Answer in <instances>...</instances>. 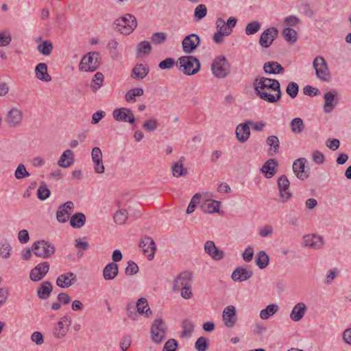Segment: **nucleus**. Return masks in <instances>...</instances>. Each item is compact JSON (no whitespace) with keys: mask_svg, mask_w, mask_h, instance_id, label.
I'll list each match as a JSON object with an SVG mask.
<instances>
[{"mask_svg":"<svg viewBox=\"0 0 351 351\" xmlns=\"http://www.w3.org/2000/svg\"><path fill=\"white\" fill-rule=\"evenodd\" d=\"M151 51V44L147 40L140 42L136 46V52L138 55H148Z\"/></svg>","mask_w":351,"mask_h":351,"instance_id":"nucleus-48","label":"nucleus"},{"mask_svg":"<svg viewBox=\"0 0 351 351\" xmlns=\"http://www.w3.org/2000/svg\"><path fill=\"white\" fill-rule=\"evenodd\" d=\"M149 73V69L143 64H136L132 71L131 76L135 79L142 80Z\"/></svg>","mask_w":351,"mask_h":351,"instance_id":"nucleus-38","label":"nucleus"},{"mask_svg":"<svg viewBox=\"0 0 351 351\" xmlns=\"http://www.w3.org/2000/svg\"><path fill=\"white\" fill-rule=\"evenodd\" d=\"M114 29L122 34L129 35L137 26V21L135 16L131 14L117 19L114 22Z\"/></svg>","mask_w":351,"mask_h":351,"instance_id":"nucleus-3","label":"nucleus"},{"mask_svg":"<svg viewBox=\"0 0 351 351\" xmlns=\"http://www.w3.org/2000/svg\"><path fill=\"white\" fill-rule=\"evenodd\" d=\"M279 190L280 199L282 203L288 202L292 197V193L289 190L290 182L285 175L280 176L277 180Z\"/></svg>","mask_w":351,"mask_h":351,"instance_id":"nucleus-9","label":"nucleus"},{"mask_svg":"<svg viewBox=\"0 0 351 351\" xmlns=\"http://www.w3.org/2000/svg\"><path fill=\"white\" fill-rule=\"evenodd\" d=\"M254 88L256 95L263 101L274 104L282 98V90L278 80L265 77H256Z\"/></svg>","mask_w":351,"mask_h":351,"instance_id":"nucleus-1","label":"nucleus"},{"mask_svg":"<svg viewBox=\"0 0 351 351\" xmlns=\"http://www.w3.org/2000/svg\"><path fill=\"white\" fill-rule=\"evenodd\" d=\"M337 95L336 90L329 91L324 94V98L325 100V104L324 106V110L326 112H330L335 108L336 104H333V101L335 100V96Z\"/></svg>","mask_w":351,"mask_h":351,"instance_id":"nucleus-37","label":"nucleus"},{"mask_svg":"<svg viewBox=\"0 0 351 351\" xmlns=\"http://www.w3.org/2000/svg\"><path fill=\"white\" fill-rule=\"evenodd\" d=\"M112 117L119 122L135 123V117L131 109L128 108H116L112 112Z\"/></svg>","mask_w":351,"mask_h":351,"instance_id":"nucleus-10","label":"nucleus"},{"mask_svg":"<svg viewBox=\"0 0 351 351\" xmlns=\"http://www.w3.org/2000/svg\"><path fill=\"white\" fill-rule=\"evenodd\" d=\"M52 290V284L49 281H43L38 287L37 296L41 300H47L49 298Z\"/></svg>","mask_w":351,"mask_h":351,"instance_id":"nucleus-28","label":"nucleus"},{"mask_svg":"<svg viewBox=\"0 0 351 351\" xmlns=\"http://www.w3.org/2000/svg\"><path fill=\"white\" fill-rule=\"evenodd\" d=\"M135 304L139 315H143L145 317H149L152 315V311L149 308L147 300L146 298H139Z\"/></svg>","mask_w":351,"mask_h":351,"instance_id":"nucleus-27","label":"nucleus"},{"mask_svg":"<svg viewBox=\"0 0 351 351\" xmlns=\"http://www.w3.org/2000/svg\"><path fill=\"white\" fill-rule=\"evenodd\" d=\"M201 197H202V195L199 193H195L193 195V197H192V199L187 207V209H186L187 214H191L193 212H194L197 205L199 204V200H200Z\"/></svg>","mask_w":351,"mask_h":351,"instance_id":"nucleus-57","label":"nucleus"},{"mask_svg":"<svg viewBox=\"0 0 351 351\" xmlns=\"http://www.w3.org/2000/svg\"><path fill=\"white\" fill-rule=\"evenodd\" d=\"M100 60V53L97 51L88 52L82 58L79 69L84 71L93 72L99 68Z\"/></svg>","mask_w":351,"mask_h":351,"instance_id":"nucleus-4","label":"nucleus"},{"mask_svg":"<svg viewBox=\"0 0 351 351\" xmlns=\"http://www.w3.org/2000/svg\"><path fill=\"white\" fill-rule=\"evenodd\" d=\"M306 311V306L303 302H299L294 306L290 318L294 322H298L302 319Z\"/></svg>","mask_w":351,"mask_h":351,"instance_id":"nucleus-30","label":"nucleus"},{"mask_svg":"<svg viewBox=\"0 0 351 351\" xmlns=\"http://www.w3.org/2000/svg\"><path fill=\"white\" fill-rule=\"evenodd\" d=\"M50 190L47 187V184L42 182L37 191V196L40 200H45L50 195Z\"/></svg>","mask_w":351,"mask_h":351,"instance_id":"nucleus-51","label":"nucleus"},{"mask_svg":"<svg viewBox=\"0 0 351 351\" xmlns=\"http://www.w3.org/2000/svg\"><path fill=\"white\" fill-rule=\"evenodd\" d=\"M104 82V75L101 72H97L93 76L92 80L91 88L93 92H96L102 86Z\"/></svg>","mask_w":351,"mask_h":351,"instance_id":"nucleus-50","label":"nucleus"},{"mask_svg":"<svg viewBox=\"0 0 351 351\" xmlns=\"http://www.w3.org/2000/svg\"><path fill=\"white\" fill-rule=\"evenodd\" d=\"M192 277V273L189 271L180 273L173 282V291H179L182 287H191Z\"/></svg>","mask_w":351,"mask_h":351,"instance_id":"nucleus-16","label":"nucleus"},{"mask_svg":"<svg viewBox=\"0 0 351 351\" xmlns=\"http://www.w3.org/2000/svg\"><path fill=\"white\" fill-rule=\"evenodd\" d=\"M73 156V151L71 149L65 150L58 161V165L62 168L69 167L74 162Z\"/></svg>","mask_w":351,"mask_h":351,"instance_id":"nucleus-32","label":"nucleus"},{"mask_svg":"<svg viewBox=\"0 0 351 351\" xmlns=\"http://www.w3.org/2000/svg\"><path fill=\"white\" fill-rule=\"evenodd\" d=\"M278 311V306L275 304H271L267 306L264 309L260 312V317L262 319H267L271 316L274 315Z\"/></svg>","mask_w":351,"mask_h":351,"instance_id":"nucleus-44","label":"nucleus"},{"mask_svg":"<svg viewBox=\"0 0 351 351\" xmlns=\"http://www.w3.org/2000/svg\"><path fill=\"white\" fill-rule=\"evenodd\" d=\"M175 64L176 62L173 58H167L160 62L158 67L162 70L169 69L172 68Z\"/></svg>","mask_w":351,"mask_h":351,"instance_id":"nucleus-62","label":"nucleus"},{"mask_svg":"<svg viewBox=\"0 0 351 351\" xmlns=\"http://www.w3.org/2000/svg\"><path fill=\"white\" fill-rule=\"evenodd\" d=\"M306 162V158H300L296 159L293 164V171L296 177L301 180H304L309 176L308 169H305Z\"/></svg>","mask_w":351,"mask_h":351,"instance_id":"nucleus-17","label":"nucleus"},{"mask_svg":"<svg viewBox=\"0 0 351 351\" xmlns=\"http://www.w3.org/2000/svg\"><path fill=\"white\" fill-rule=\"evenodd\" d=\"M138 271V267L136 263L132 261H130L128 263V266L125 268V274L127 275H134Z\"/></svg>","mask_w":351,"mask_h":351,"instance_id":"nucleus-64","label":"nucleus"},{"mask_svg":"<svg viewBox=\"0 0 351 351\" xmlns=\"http://www.w3.org/2000/svg\"><path fill=\"white\" fill-rule=\"evenodd\" d=\"M222 317L226 327H233L237 321L236 308L232 305L226 306L223 311Z\"/></svg>","mask_w":351,"mask_h":351,"instance_id":"nucleus-18","label":"nucleus"},{"mask_svg":"<svg viewBox=\"0 0 351 351\" xmlns=\"http://www.w3.org/2000/svg\"><path fill=\"white\" fill-rule=\"evenodd\" d=\"M211 70L215 77L224 78L230 72V64L224 56H219L214 59Z\"/></svg>","mask_w":351,"mask_h":351,"instance_id":"nucleus-5","label":"nucleus"},{"mask_svg":"<svg viewBox=\"0 0 351 351\" xmlns=\"http://www.w3.org/2000/svg\"><path fill=\"white\" fill-rule=\"evenodd\" d=\"M7 121L10 126L14 127L22 121V112L16 108H12L10 110L8 114Z\"/></svg>","mask_w":351,"mask_h":351,"instance_id":"nucleus-35","label":"nucleus"},{"mask_svg":"<svg viewBox=\"0 0 351 351\" xmlns=\"http://www.w3.org/2000/svg\"><path fill=\"white\" fill-rule=\"evenodd\" d=\"M290 127L293 133L300 134L304 130L305 125L301 118L296 117L291 120Z\"/></svg>","mask_w":351,"mask_h":351,"instance_id":"nucleus-47","label":"nucleus"},{"mask_svg":"<svg viewBox=\"0 0 351 351\" xmlns=\"http://www.w3.org/2000/svg\"><path fill=\"white\" fill-rule=\"evenodd\" d=\"M76 275L71 272H67L60 275L56 279V285L60 288H68L77 282Z\"/></svg>","mask_w":351,"mask_h":351,"instance_id":"nucleus-21","label":"nucleus"},{"mask_svg":"<svg viewBox=\"0 0 351 351\" xmlns=\"http://www.w3.org/2000/svg\"><path fill=\"white\" fill-rule=\"evenodd\" d=\"M252 121H246L245 123H240L236 128V136L239 142H246L250 136V125H252Z\"/></svg>","mask_w":351,"mask_h":351,"instance_id":"nucleus-19","label":"nucleus"},{"mask_svg":"<svg viewBox=\"0 0 351 351\" xmlns=\"http://www.w3.org/2000/svg\"><path fill=\"white\" fill-rule=\"evenodd\" d=\"M14 176L16 179L21 180L29 176V173L27 171L23 164H19L15 170Z\"/></svg>","mask_w":351,"mask_h":351,"instance_id":"nucleus-56","label":"nucleus"},{"mask_svg":"<svg viewBox=\"0 0 351 351\" xmlns=\"http://www.w3.org/2000/svg\"><path fill=\"white\" fill-rule=\"evenodd\" d=\"M158 121L156 119H150L144 122L142 127L148 132L155 131L158 128Z\"/></svg>","mask_w":351,"mask_h":351,"instance_id":"nucleus-60","label":"nucleus"},{"mask_svg":"<svg viewBox=\"0 0 351 351\" xmlns=\"http://www.w3.org/2000/svg\"><path fill=\"white\" fill-rule=\"evenodd\" d=\"M184 160V157L182 156L178 161L172 165L171 169L174 177L184 176L188 173L187 169L184 168L183 165Z\"/></svg>","mask_w":351,"mask_h":351,"instance_id":"nucleus-34","label":"nucleus"},{"mask_svg":"<svg viewBox=\"0 0 351 351\" xmlns=\"http://www.w3.org/2000/svg\"><path fill=\"white\" fill-rule=\"evenodd\" d=\"M12 250V247L10 244L5 241L1 243L0 246V256L3 258H8L10 256V252Z\"/></svg>","mask_w":351,"mask_h":351,"instance_id":"nucleus-61","label":"nucleus"},{"mask_svg":"<svg viewBox=\"0 0 351 351\" xmlns=\"http://www.w3.org/2000/svg\"><path fill=\"white\" fill-rule=\"evenodd\" d=\"M252 275V270L239 267L233 271L231 278L234 281L243 282L250 279Z\"/></svg>","mask_w":351,"mask_h":351,"instance_id":"nucleus-24","label":"nucleus"},{"mask_svg":"<svg viewBox=\"0 0 351 351\" xmlns=\"http://www.w3.org/2000/svg\"><path fill=\"white\" fill-rule=\"evenodd\" d=\"M266 144L269 146V148L267 151L269 156H274L278 152L280 141L276 136H269L266 139Z\"/></svg>","mask_w":351,"mask_h":351,"instance_id":"nucleus-36","label":"nucleus"},{"mask_svg":"<svg viewBox=\"0 0 351 351\" xmlns=\"http://www.w3.org/2000/svg\"><path fill=\"white\" fill-rule=\"evenodd\" d=\"M278 161L274 158L267 160L263 165L261 171L266 178H271L277 172Z\"/></svg>","mask_w":351,"mask_h":351,"instance_id":"nucleus-23","label":"nucleus"},{"mask_svg":"<svg viewBox=\"0 0 351 351\" xmlns=\"http://www.w3.org/2000/svg\"><path fill=\"white\" fill-rule=\"evenodd\" d=\"M177 66L186 75L196 74L200 69L199 60L193 56H182L178 58Z\"/></svg>","mask_w":351,"mask_h":351,"instance_id":"nucleus-2","label":"nucleus"},{"mask_svg":"<svg viewBox=\"0 0 351 351\" xmlns=\"http://www.w3.org/2000/svg\"><path fill=\"white\" fill-rule=\"evenodd\" d=\"M126 315L132 321H137L139 318L136 304L134 302H129L125 306Z\"/></svg>","mask_w":351,"mask_h":351,"instance_id":"nucleus-46","label":"nucleus"},{"mask_svg":"<svg viewBox=\"0 0 351 351\" xmlns=\"http://www.w3.org/2000/svg\"><path fill=\"white\" fill-rule=\"evenodd\" d=\"M299 92V86L296 82H289L286 88L287 94L292 99L297 97Z\"/></svg>","mask_w":351,"mask_h":351,"instance_id":"nucleus-55","label":"nucleus"},{"mask_svg":"<svg viewBox=\"0 0 351 351\" xmlns=\"http://www.w3.org/2000/svg\"><path fill=\"white\" fill-rule=\"evenodd\" d=\"M261 27V23L257 21H254L249 23L245 29L246 35H252L258 32Z\"/></svg>","mask_w":351,"mask_h":351,"instance_id":"nucleus-52","label":"nucleus"},{"mask_svg":"<svg viewBox=\"0 0 351 351\" xmlns=\"http://www.w3.org/2000/svg\"><path fill=\"white\" fill-rule=\"evenodd\" d=\"M282 36L289 44H293L298 40V32L291 27H285L282 31Z\"/></svg>","mask_w":351,"mask_h":351,"instance_id":"nucleus-40","label":"nucleus"},{"mask_svg":"<svg viewBox=\"0 0 351 351\" xmlns=\"http://www.w3.org/2000/svg\"><path fill=\"white\" fill-rule=\"evenodd\" d=\"M221 202L217 200L206 199L200 204L201 210L205 213H219Z\"/></svg>","mask_w":351,"mask_h":351,"instance_id":"nucleus-26","label":"nucleus"},{"mask_svg":"<svg viewBox=\"0 0 351 351\" xmlns=\"http://www.w3.org/2000/svg\"><path fill=\"white\" fill-rule=\"evenodd\" d=\"M32 250L36 256L47 258L55 253L56 248L50 242L45 240H40L32 244Z\"/></svg>","mask_w":351,"mask_h":351,"instance_id":"nucleus-6","label":"nucleus"},{"mask_svg":"<svg viewBox=\"0 0 351 351\" xmlns=\"http://www.w3.org/2000/svg\"><path fill=\"white\" fill-rule=\"evenodd\" d=\"M167 39V34L162 32L154 33L151 36L152 42L156 45L164 43Z\"/></svg>","mask_w":351,"mask_h":351,"instance_id":"nucleus-54","label":"nucleus"},{"mask_svg":"<svg viewBox=\"0 0 351 351\" xmlns=\"http://www.w3.org/2000/svg\"><path fill=\"white\" fill-rule=\"evenodd\" d=\"M263 71L265 73L276 75L283 73L285 69L278 62L271 61L264 64Z\"/></svg>","mask_w":351,"mask_h":351,"instance_id":"nucleus-31","label":"nucleus"},{"mask_svg":"<svg viewBox=\"0 0 351 351\" xmlns=\"http://www.w3.org/2000/svg\"><path fill=\"white\" fill-rule=\"evenodd\" d=\"M204 250L215 261H220L224 257L223 251L217 247L212 241H207L205 243Z\"/></svg>","mask_w":351,"mask_h":351,"instance_id":"nucleus-22","label":"nucleus"},{"mask_svg":"<svg viewBox=\"0 0 351 351\" xmlns=\"http://www.w3.org/2000/svg\"><path fill=\"white\" fill-rule=\"evenodd\" d=\"M278 35V30L276 27L266 29L261 35L259 44L264 48H268Z\"/></svg>","mask_w":351,"mask_h":351,"instance_id":"nucleus-13","label":"nucleus"},{"mask_svg":"<svg viewBox=\"0 0 351 351\" xmlns=\"http://www.w3.org/2000/svg\"><path fill=\"white\" fill-rule=\"evenodd\" d=\"M36 77L43 82H50L51 77L47 73V65L45 63H39L35 68Z\"/></svg>","mask_w":351,"mask_h":351,"instance_id":"nucleus-33","label":"nucleus"},{"mask_svg":"<svg viewBox=\"0 0 351 351\" xmlns=\"http://www.w3.org/2000/svg\"><path fill=\"white\" fill-rule=\"evenodd\" d=\"M86 222V216L82 213H76L73 215L70 219V224L74 228H82Z\"/></svg>","mask_w":351,"mask_h":351,"instance_id":"nucleus-39","label":"nucleus"},{"mask_svg":"<svg viewBox=\"0 0 351 351\" xmlns=\"http://www.w3.org/2000/svg\"><path fill=\"white\" fill-rule=\"evenodd\" d=\"M53 46L52 42L49 40H45L40 43L38 47V51L43 56H49L52 52Z\"/></svg>","mask_w":351,"mask_h":351,"instance_id":"nucleus-45","label":"nucleus"},{"mask_svg":"<svg viewBox=\"0 0 351 351\" xmlns=\"http://www.w3.org/2000/svg\"><path fill=\"white\" fill-rule=\"evenodd\" d=\"M178 341L174 339H170L165 343L162 351H177Z\"/></svg>","mask_w":351,"mask_h":351,"instance_id":"nucleus-63","label":"nucleus"},{"mask_svg":"<svg viewBox=\"0 0 351 351\" xmlns=\"http://www.w3.org/2000/svg\"><path fill=\"white\" fill-rule=\"evenodd\" d=\"M144 93V90L140 87H136L130 89L125 95V99L128 103L135 102L136 97L142 96Z\"/></svg>","mask_w":351,"mask_h":351,"instance_id":"nucleus-42","label":"nucleus"},{"mask_svg":"<svg viewBox=\"0 0 351 351\" xmlns=\"http://www.w3.org/2000/svg\"><path fill=\"white\" fill-rule=\"evenodd\" d=\"M304 243L305 246L313 249H319L324 245L323 238L315 234H307L304 237Z\"/></svg>","mask_w":351,"mask_h":351,"instance_id":"nucleus-25","label":"nucleus"},{"mask_svg":"<svg viewBox=\"0 0 351 351\" xmlns=\"http://www.w3.org/2000/svg\"><path fill=\"white\" fill-rule=\"evenodd\" d=\"M71 324V319L69 317H62L53 328V336L57 339H61L64 337L66 335Z\"/></svg>","mask_w":351,"mask_h":351,"instance_id":"nucleus-15","label":"nucleus"},{"mask_svg":"<svg viewBox=\"0 0 351 351\" xmlns=\"http://www.w3.org/2000/svg\"><path fill=\"white\" fill-rule=\"evenodd\" d=\"M206 14L207 8L206 5L204 4H199L195 9L194 16L197 21H199L206 16Z\"/></svg>","mask_w":351,"mask_h":351,"instance_id":"nucleus-59","label":"nucleus"},{"mask_svg":"<svg viewBox=\"0 0 351 351\" xmlns=\"http://www.w3.org/2000/svg\"><path fill=\"white\" fill-rule=\"evenodd\" d=\"M119 274L118 265L114 262L107 264L103 270L104 278L106 280H111L115 278Z\"/></svg>","mask_w":351,"mask_h":351,"instance_id":"nucleus-29","label":"nucleus"},{"mask_svg":"<svg viewBox=\"0 0 351 351\" xmlns=\"http://www.w3.org/2000/svg\"><path fill=\"white\" fill-rule=\"evenodd\" d=\"M12 41L11 33L8 30H0V47H6Z\"/></svg>","mask_w":351,"mask_h":351,"instance_id":"nucleus-53","label":"nucleus"},{"mask_svg":"<svg viewBox=\"0 0 351 351\" xmlns=\"http://www.w3.org/2000/svg\"><path fill=\"white\" fill-rule=\"evenodd\" d=\"M139 247L142 248L144 254L147 256L149 261L154 258L156 246L151 237L145 236L143 237L140 241Z\"/></svg>","mask_w":351,"mask_h":351,"instance_id":"nucleus-11","label":"nucleus"},{"mask_svg":"<svg viewBox=\"0 0 351 351\" xmlns=\"http://www.w3.org/2000/svg\"><path fill=\"white\" fill-rule=\"evenodd\" d=\"M200 43V38L196 34H191L183 39L182 42V49L184 53H191Z\"/></svg>","mask_w":351,"mask_h":351,"instance_id":"nucleus-12","label":"nucleus"},{"mask_svg":"<svg viewBox=\"0 0 351 351\" xmlns=\"http://www.w3.org/2000/svg\"><path fill=\"white\" fill-rule=\"evenodd\" d=\"M317 77L324 82L330 80V71L325 59L320 56H317L313 63Z\"/></svg>","mask_w":351,"mask_h":351,"instance_id":"nucleus-8","label":"nucleus"},{"mask_svg":"<svg viewBox=\"0 0 351 351\" xmlns=\"http://www.w3.org/2000/svg\"><path fill=\"white\" fill-rule=\"evenodd\" d=\"M49 263L47 261L38 264L30 271L29 278L34 282L42 280L49 272Z\"/></svg>","mask_w":351,"mask_h":351,"instance_id":"nucleus-14","label":"nucleus"},{"mask_svg":"<svg viewBox=\"0 0 351 351\" xmlns=\"http://www.w3.org/2000/svg\"><path fill=\"white\" fill-rule=\"evenodd\" d=\"M167 328L162 319L154 320L151 327L152 339L156 343H160L166 337Z\"/></svg>","mask_w":351,"mask_h":351,"instance_id":"nucleus-7","label":"nucleus"},{"mask_svg":"<svg viewBox=\"0 0 351 351\" xmlns=\"http://www.w3.org/2000/svg\"><path fill=\"white\" fill-rule=\"evenodd\" d=\"M269 258L264 250L258 252L255 258V262L257 266L261 269H265L269 264Z\"/></svg>","mask_w":351,"mask_h":351,"instance_id":"nucleus-43","label":"nucleus"},{"mask_svg":"<svg viewBox=\"0 0 351 351\" xmlns=\"http://www.w3.org/2000/svg\"><path fill=\"white\" fill-rule=\"evenodd\" d=\"M74 208V204L72 202L68 201L60 205L56 212V219L60 223H66L68 220L69 211Z\"/></svg>","mask_w":351,"mask_h":351,"instance_id":"nucleus-20","label":"nucleus"},{"mask_svg":"<svg viewBox=\"0 0 351 351\" xmlns=\"http://www.w3.org/2000/svg\"><path fill=\"white\" fill-rule=\"evenodd\" d=\"M194 328V324L191 320L189 319H184L182 323V331L180 337L182 338L191 337Z\"/></svg>","mask_w":351,"mask_h":351,"instance_id":"nucleus-41","label":"nucleus"},{"mask_svg":"<svg viewBox=\"0 0 351 351\" xmlns=\"http://www.w3.org/2000/svg\"><path fill=\"white\" fill-rule=\"evenodd\" d=\"M195 348L197 351H206L208 348V339L204 337H199L195 341Z\"/></svg>","mask_w":351,"mask_h":351,"instance_id":"nucleus-58","label":"nucleus"},{"mask_svg":"<svg viewBox=\"0 0 351 351\" xmlns=\"http://www.w3.org/2000/svg\"><path fill=\"white\" fill-rule=\"evenodd\" d=\"M128 217V211L125 209H120L114 215V222L118 225H123Z\"/></svg>","mask_w":351,"mask_h":351,"instance_id":"nucleus-49","label":"nucleus"}]
</instances>
